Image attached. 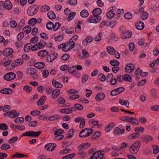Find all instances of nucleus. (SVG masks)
<instances>
[{
	"label": "nucleus",
	"mask_w": 159,
	"mask_h": 159,
	"mask_svg": "<svg viewBox=\"0 0 159 159\" xmlns=\"http://www.w3.org/2000/svg\"><path fill=\"white\" fill-rule=\"evenodd\" d=\"M102 12V10L100 8H97L93 10V14L96 16H100L99 15Z\"/></svg>",
	"instance_id": "nucleus-21"
},
{
	"label": "nucleus",
	"mask_w": 159,
	"mask_h": 159,
	"mask_svg": "<svg viewBox=\"0 0 159 159\" xmlns=\"http://www.w3.org/2000/svg\"><path fill=\"white\" fill-rule=\"evenodd\" d=\"M92 129L86 128L81 130L79 133L81 138L85 137L90 136L93 132Z\"/></svg>",
	"instance_id": "nucleus-2"
},
{
	"label": "nucleus",
	"mask_w": 159,
	"mask_h": 159,
	"mask_svg": "<svg viewBox=\"0 0 159 159\" xmlns=\"http://www.w3.org/2000/svg\"><path fill=\"white\" fill-rule=\"evenodd\" d=\"M71 110L70 108H65L61 109L60 111V112L62 113L69 114L71 113Z\"/></svg>",
	"instance_id": "nucleus-40"
},
{
	"label": "nucleus",
	"mask_w": 159,
	"mask_h": 159,
	"mask_svg": "<svg viewBox=\"0 0 159 159\" xmlns=\"http://www.w3.org/2000/svg\"><path fill=\"white\" fill-rule=\"evenodd\" d=\"M10 148V146L7 143L3 144L0 147V148L3 150H6L9 149Z\"/></svg>",
	"instance_id": "nucleus-42"
},
{
	"label": "nucleus",
	"mask_w": 159,
	"mask_h": 159,
	"mask_svg": "<svg viewBox=\"0 0 159 159\" xmlns=\"http://www.w3.org/2000/svg\"><path fill=\"white\" fill-rule=\"evenodd\" d=\"M23 60L21 59H18L14 61L11 64L12 67H15L21 65L23 63Z\"/></svg>",
	"instance_id": "nucleus-11"
},
{
	"label": "nucleus",
	"mask_w": 159,
	"mask_h": 159,
	"mask_svg": "<svg viewBox=\"0 0 159 159\" xmlns=\"http://www.w3.org/2000/svg\"><path fill=\"white\" fill-rule=\"evenodd\" d=\"M113 124V123L110 124L106 126L105 128V131L107 132L110 131L112 129L113 126L111 125H112Z\"/></svg>",
	"instance_id": "nucleus-61"
},
{
	"label": "nucleus",
	"mask_w": 159,
	"mask_h": 159,
	"mask_svg": "<svg viewBox=\"0 0 159 159\" xmlns=\"http://www.w3.org/2000/svg\"><path fill=\"white\" fill-rule=\"evenodd\" d=\"M110 63L112 66H116L119 65L120 62L118 61L115 60H112L110 61Z\"/></svg>",
	"instance_id": "nucleus-46"
},
{
	"label": "nucleus",
	"mask_w": 159,
	"mask_h": 159,
	"mask_svg": "<svg viewBox=\"0 0 159 159\" xmlns=\"http://www.w3.org/2000/svg\"><path fill=\"white\" fill-rule=\"evenodd\" d=\"M74 107L75 108L79 110H82L83 108V106L79 103L74 105Z\"/></svg>",
	"instance_id": "nucleus-56"
},
{
	"label": "nucleus",
	"mask_w": 159,
	"mask_h": 159,
	"mask_svg": "<svg viewBox=\"0 0 159 159\" xmlns=\"http://www.w3.org/2000/svg\"><path fill=\"white\" fill-rule=\"evenodd\" d=\"M124 80L130 82H132V80L130 76L128 74L125 75L123 76Z\"/></svg>",
	"instance_id": "nucleus-45"
},
{
	"label": "nucleus",
	"mask_w": 159,
	"mask_h": 159,
	"mask_svg": "<svg viewBox=\"0 0 159 159\" xmlns=\"http://www.w3.org/2000/svg\"><path fill=\"white\" fill-rule=\"evenodd\" d=\"M42 131H27L25 133L22 134V135L25 136H29L33 137H38L41 134Z\"/></svg>",
	"instance_id": "nucleus-3"
},
{
	"label": "nucleus",
	"mask_w": 159,
	"mask_h": 159,
	"mask_svg": "<svg viewBox=\"0 0 159 159\" xmlns=\"http://www.w3.org/2000/svg\"><path fill=\"white\" fill-rule=\"evenodd\" d=\"M12 7V3L8 0H6L5 2L4 8L7 10H10Z\"/></svg>",
	"instance_id": "nucleus-24"
},
{
	"label": "nucleus",
	"mask_w": 159,
	"mask_h": 159,
	"mask_svg": "<svg viewBox=\"0 0 159 159\" xmlns=\"http://www.w3.org/2000/svg\"><path fill=\"white\" fill-rule=\"evenodd\" d=\"M107 52L111 55H114L115 52H116L115 49L113 47L108 46L107 48Z\"/></svg>",
	"instance_id": "nucleus-31"
},
{
	"label": "nucleus",
	"mask_w": 159,
	"mask_h": 159,
	"mask_svg": "<svg viewBox=\"0 0 159 159\" xmlns=\"http://www.w3.org/2000/svg\"><path fill=\"white\" fill-rule=\"evenodd\" d=\"M61 26V24L59 22H56L55 25H54L53 30L54 31H57L58 30Z\"/></svg>",
	"instance_id": "nucleus-52"
},
{
	"label": "nucleus",
	"mask_w": 159,
	"mask_h": 159,
	"mask_svg": "<svg viewBox=\"0 0 159 159\" xmlns=\"http://www.w3.org/2000/svg\"><path fill=\"white\" fill-rule=\"evenodd\" d=\"M27 155H24L20 153L16 152L15 154L12 156V158H22L25 157H27Z\"/></svg>",
	"instance_id": "nucleus-32"
},
{
	"label": "nucleus",
	"mask_w": 159,
	"mask_h": 159,
	"mask_svg": "<svg viewBox=\"0 0 159 159\" xmlns=\"http://www.w3.org/2000/svg\"><path fill=\"white\" fill-rule=\"evenodd\" d=\"M125 129H120L119 127H116L114 130V132L116 134H121L124 133Z\"/></svg>",
	"instance_id": "nucleus-28"
},
{
	"label": "nucleus",
	"mask_w": 159,
	"mask_h": 159,
	"mask_svg": "<svg viewBox=\"0 0 159 159\" xmlns=\"http://www.w3.org/2000/svg\"><path fill=\"white\" fill-rule=\"evenodd\" d=\"M66 45H68V47L71 49L74 47L75 43L74 41H71V39H70L69 42L66 43Z\"/></svg>",
	"instance_id": "nucleus-36"
},
{
	"label": "nucleus",
	"mask_w": 159,
	"mask_h": 159,
	"mask_svg": "<svg viewBox=\"0 0 159 159\" xmlns=\"http://www.w3.org/2000/svg\"><path fill=\"white\" fill-rule=\"evenodd\" d=\"M57 53H54L51 54L47 57V62L50 63L52 61L56 59L57 57Z\"/></svg>",
	"instance_id": "nucleus-9"
},
{
	"label": "nucleus",
	"mask_w": 159,
	"mask_h": 159,
	"mask_svg": "<svg viewBox=\"0 0 159 159\" xmlns=\"http://www.w3.org/2000/svg\"><path fill=\"white\" fill-rule=\"evenodd\" d=\"M62 116L59 115H55L50 116L48 118V120L50 121H54L61 119Z\"/></svg>",
	"instance_id": "nucleus-17"
},
{
	"label": "nucleus",
	"mask_w": 159,
	"mask_h": 159,
	"mask_svg": "<svg viewBox=\"0 0 159 159\" xmlns=\"http://www.w3.org/2000/svg\"><path fill=\"white\" fill-rule=\"evenodd\" d=\"M91 145L89 143H86L80 144L78 147V150H83L84 149L88 148Z\"/></svg>",
	"instance_id": "nucleus-10"
},
{
	"label": "nucleus",
	"mask_w": 159,
	"mask_h": 159,
	"mask_svg": "<svg viewBox=\"0 0 159 159\" xmlns=\"http://www.w3.org/2000/svg\"><path fill=\"white\" fill-rule=\"evenodd\" d=\"M134 67L133 65L131 64H128L126 65L125 67V71L128 73H131L134 70Z\"/></svg>",
	"instance_id": "nucleus-12"
},
{
	"label": "nucleus",
	"mask_w": 159,
	"mask_h": 159,
	"mask_svg": "<svg viewBox=\"0 0 159 159\" xmlns=\"http://www.w3.org/2000/svg\"><path fill=\"white\" fill-rule=\"evenodd\" d=\"M45 149L48 151H52L53 150V148H52V143H47L45 145Z\"/></svg>",
	"instance_id": "nucleus-34"
},
{
	"label": "nucleus",
	"mask_w": 159,
	"mask_h": 159,
	"mask_svg": "<svg viewBox=\"0 0 159 159\" xmlns=\"http://www.w3.org/2000/svg\"><path fill=\"white\" fill-rule=\"evenodd\" d=\"M18 139V137L17 136L14 137L9 140L8 143L10 144L14 143Z\"/></svg>",
	"instance_id": "nucleus-57"
},
{
	"label": "nucleus",
	"mask_w": 159,
	"mask_h": 159,
	"mask_svg": "<svg viewBox=\"0 0 159 159\" xmlns=\"http://www.w3.org/2000/svg\"><path fill=\"white\" fill-rule=\"evenodd\" d=\"M129 122L134 125H138L139 124L137 119L134 117H130L129 121Z\"/></svg>",
	"instance_id": "nucleus-33"
},
{
	"label": "nucleus",
	"mask_w": 159,
	"mask_h": 159,
	"mask_svg": "<svg viewBox=\"0 0 159 159\" xmlns=\"http://www.w3.org/2000/svg\"><path fill=\"white\" fill-rule=\"evenodd\" d=\"M52 85L56 88H61L63 86L62 84L56 80H53L52 82Z\"/></svg>",
	"instance_id": "nucleus-25"
},
{
	"label": "nucleus",
	"mask_w": 159,
	"mask_h": 159,
	"mask_svg": "<svg viewBox=\"0 0 159 159\" xmlns=\"http://www.w3.org/2000/svg\"><path fill=\"white\" fill-rule=\"evenodd\" d=\"M39 49L43 48L46 45L45 42L43 40L40 41L38 43L36 44Z\"/></svg>",
	"instance_id": "nucleus-37"
},
{
	"label": "nucleus",
	"mask_w": 159,
	"mask_h": 159,
	"mask_svg": "<svg viewBox=\"0 0 159 159\" xmlns=\"http://www.w3.org/2000/svg\"><path fill=\"white\" fill-rule=\"evenodd\" d=\"M54 24L51 21L48 22L46 24V26L48 30H51L53 29Z\"/></svg>",
	"instance_id": "nucleus-43"
},
{
	"label": "nucleus",
	"mask_w": 159,
	"mask_h": 159,
	"mask_svg": "<svg viewBox=\"0 0 159 159\" xmlns=\"http://www.w3.org/2000/svg\"><path fill=\"white\" fill-rule=\"evenodd\" d=\"M70 57V55L68 54H65L61 57V59L64 61H66Z\"/></svg>",
	"instance_id": "nucleus-62"
},
{
	"label": "nucleus",
	"mask_w": 159,
	"mask_h": 159,
	"mask_svg": "<svg viewBox=\"0 0 159 159\" xmlns=\"http://www.w3.org/2000/svg\"><path fill=\"white\" fill-rule=\"evenodd\" d=\"M76 70V69L75 67L72 66L70 67L68 69V72L70 73L73 74L74 73Z\"/></svg>",
	"instance_id": "nucleus-63"
},
{
	"label": "nucleus",
	"mask_w": 159,
	"mask_h": 159,
	"mask_svg": "<svg viewBox=\"0 0 159 159\" xmlns=\"http://www.w3.org/2000/svg\"><path fill=\"white\" fill-rule=\"evenodd\" d=\"M75 155V153H73L62 157V159H70L74 157Z\"/></svg>",
	"instance_id": "nucleus-53"
},
{
	"label": "nucleus",
	"mask_w": 159,
	"mask_h": 159,
	"mask_svg": "<svg viewBox=\"0 0 159 159\" xmlns=\"http://www.w3.org/2000/svg\"><path fill=\"white\" fill-rule=\"evenodd\" d=\"M124 17L126 19H130L132 18V15L130 12H127L125 14Z\"/></svg>",
	"instance_id": "nucleus-59"
},
{
	"label": "nucleus",
	"mask_w": 159,
	"mask_h": 159,
	"mask_svg": "<svg viewBox=\"0 0 159 159\" xmlns=\"http://www.w3.org/2000/svg\"><path fill=\"white\" fill-rule=\"evenodd\" d=\"M48 52L45 50L40 51L38 53V56L40 57H46L48 55Z\"/></svg>",
	"instance_id": "nucleus-27"
},
{
	"label": "nucleus",
	"mask_w": 159,
	"mask_h": 159,
	"mask_svg": "<svg viewBox=\"0 0 159 159\" xmlns=\"http://www.w3.org/2000/svg\"><path fill=\"white\" fill-rule=\"evenodd\" d=\"M50 9V7L48 5H45L42 7L40 9L41 12L47 11Z\"/></svg>",
	"instance_id": "nucleus-47"
},
{
	"label": "nucleus",
	"mask_w": 159,
	"mask_h": 159,
	"mask_svg": "<svg viewBox=\"0 0 159 159\" xmlns=\"http://www.w3.org/2000/svg\"><path fill=\"white\" fill-rule=\"evenodd\" d=\"M104 156V154L102 153V151H98L93 153L90 159H102Z\"/></svg>",
	"instance_id": "nucleus-5"
},
{
	"label": "nucleus",
	"mask_w": 159,
	"mask_h": 159,
	"mask_svg": "<svg viewBox=\"0 0 159 159\" xmlns=\"http://www.w3.org/2000/svg\"><path fill=\"white\" fill-rule=\"evenodd\" d=\"M80 14L81 16L83 18L86 17L89 15V13L88 11L85 9L82 11L80 12Z\"/></svg>",
	"instance_id": "nucleus-38"
},
{
	"label": "nucleus",
	"mask_w": 159,
	"mask_h": 159,
	"mask_svg": "<svg viewBox=\"0 0 159 159\" xmlns=\"http://www.w3.org/2000/svg\"><path fill=\"white\" fill-rule=\"evenodd\" d=\"M76 14L75 12H72L70 13L69 14L68 18V20L70 21L74 17Z\"/></svg>",
	"instance_id": "nucleus-58"
},
{
	"label": "nucleus",
	"mask_w": 159,
	"mask_h": 159,
	"mask_svg": "<svg viewBox=\"0 0 159 159\" xmlns=\"http://www.w3.org/2000/svg\"><path fill=\"white\" fill-rule=\"evenodd\" d=\"M148 13L146 12H144L141 16V18L142 20H146L148 18Z\"/></svg>",
	"instance_id": "nucleus-60"
},
{
	"label": "nucleus",
	"mask_w": 159,
	"mask_h": 159,
	"mask_svg": "<svg viewBox=\"0 0 159 159\" xmlns=\"http://www.w3.org/2000/svg\"><path fill=\"white\" fill-rule=\"evenodd\" d=\"M37 71V69L35 68H29L26 70V73L28 74L31 75H36Z\"/></svg>",
	"instance_id": "nucleus-13"
},
{
	"label": "nucleus",
	"mask_w": 159,
	"mask_h": 159,
	"mask_svg": "<svg viewBox=\"0 0 159 159\" xmlns=\"http://www.w3.org/2000/svg\"><path fill=\"white\" fill-rule=\"evenodd\" d=\"M74 130L73 129H70L68 132L66 138L67 139H70L74 135Z\"/></svg>",
	"instance_id": "nucleus-35"
},
{
	"label": "nucleus",
	"mask_w": 159,
	"mask_h": 159,
	"mask_svg": "<svg viewBox=\"0 0 159 159\" xmlns=\"http://www.w3.org/2000/svg\"><path fill=\"white\" fill-rule=\"evenodd\" d=\"M135 26L136 29L139 30H143L144 27V24L142 21L137 23L135 24Z\"/></svg>",
	"instance_id": "nucleus-20"
},
{
	"label": "nucleus",
	"mask_w": 159,
	"mask_h": 159,
	"mask_svg": "<svg viewBox=\"0 0 159 159\" xmlns=\"http://www.w3.org/2000/svg\"><path fill=\"white\" fill-rule=\"evenodd\" d=\"M36 19L34 18H33L30 19L28 22V24L33 26H34L36 23Z\"/></svg>",
	"instance_id": "nucleus-41"
},
{
	"label": "nucleus",
	"mask_w": 159,
	"mask_h": 159,
	"mask_svg": "<svg viewBox=\"0 0 159 159\" xmlns=\"http://www.w3.org/2000/svg\"><path fill=\"white\" fill-rule=\"evenodd\" d=\"M119 103L121 105H125L128 108L129 107V102L128 100H125L123 99H119Z\"/></svg>",
	"instance_id": "nucleus-26"
},
{
	"label": "nucleus",
	"mask_w": 159,
	"mask_h": 159,
	"mask_svg": "<svg viewBox=\"0 0 159 159\" xmlns=\"http://www.w3.org/2000/svg\"><path fill=\"white\" fill-rule=\"evenodd\" d=\"M8 129L7 125L4 123L0 124V130H5Z\"/></svg>",
	"instance_id": "nucleus-51"
},
{
	"label": "nucleus",
	"mask_w": 159,
	"mask_h": 159,
	"mask_svg": "<svg viewBox=\"0 0 159 159\" xmlns=\"http://www.w3.org/2000/svg\"><path fill=\"white\" fill-rule=\"evenodd\" d=\"M47 16L48 17L51 19H54L56 17L55 13L52 11L48 12Z\"/></svg>",
	"instance_id": "nucleus-30"
},
{
	"label": "nucleus",
	"mask_w": 159,
	"mask_h": 159,
	"mask_svg": "<svg viewBox=\"0 0 159 159\" xmlns=\"http://www.w3.org/2000/svg\"><path fill=\"white\" fill-rule=\"evenodd\" d=\"M39 9V7L36 5H33L29 7L27 10L28 14L30 16H32L35 14Z\"/></svg>",
	"instance_id": "nucleus-4"
},
{
	"label": "nucleus",
	"mask_w": 159,
	"mask_h": 159,
	"mask_svg": "<svg viewBox=\"0 0 159 159\" xmlns=\"http://www.w3.org/2000/svg\"><path fill=\"white\" fill-rule=\"evenodd\" d=\"M101 134V133L99 131H96L92 136V139H96L99 137Z\"/></svg>",
	"instance_id": "nucleus-50"
},
{
	"label": "nucleus",
	"mask_w": 159,
	"mask_h": 159,
	"mask_svg": "<svg viewBox=\"0 0 159 159\" xmlns=\"http://www.w3.org/2000/svg\"><path fill=\"white\" fill-rule=\"evenodd\" d=\"M141 145L139 141H136L132 143L129 148V151L133 154H137L139 151Z\"/></svg>",
	"instance_id": "nucleus-1"
},
{
	"label": "nucleus",
	"mask_w": 159,
	"mask_h": 159,
	"mask_svg": "<svg viewBox=\"0 0 159 159\" xmlns=\"http://www.w3.org/2000/svg\"><path fill=\"white\" fill-rule=\"evenodd\" d=\"M16 74L13 72H10L5 75L4 79L6 80L10 81L15 79L16 77Z\"/></svg>",
	"instance_id": "nucleus-6"
},
{
	"label": "nucleus",
	"mask_w": 159,
	"mask_h": 159,
	"mask_svg": "<svg viewBox=\"0 0 159 159\" xmlns=\"http://www.w3.org/2000/svg\"><path fill=\"white\" fill-rule=\"evenodd\" d=\"M45 64L44 62H36L34 63V66L39 69H41L44 67Z\"/></svg>",
	"instance_id": "nucleus-23"
},
{
	"label": "nucleus",
	"mask_w": 159,
	"mask_h": 159,
	"mask_svg": "<svg viewBox=\"0 0 159 159\" xmlns=\"http://www.w3.org/2000/svg\"><path fill=\"white\" fill-rule=\"evenodd\" d=\"M115 15L114 12L111 10H110L108 11L107 15V17L109 18H111L114 17Z\"/></svg>",
	"instance_id": "nucleus-54"
},
{
	"label": "nucleus",
	"mask_w": 159,
	"mask_h": 159,
	"mask_svg": "<svg viewBox=\"0 0 159 159\" xmlns=\"http://www.w3.org/2000/svg\"><path fill=\"white\" fill-rule=\"evenodd\" d=\"M24 119L22 117L16 118L14 120L15 122L18 124H21L24 122Z\"/></svg>",
	"instance_id": "nucleus-39"
},
{
	"label": "nucleus",
	"mask_w": 159,
	"mask_h": 159,
	"mask_svg": "<svg viewBox=\"0 0 159 159\" xmlns=\"http://www.w3.org/2000/svg\"><path fill=\"white\" fill-rule=\"evenodd\" d=\"M60 93V90L59 89H56L52 92V98L55 99L58 97Z\"/></svg>",
	"instance_id": "nucleus-14"
},
{
	"label": "nucleus",
	"mask_w": 159,
	"mask_h": 159,
	"mask_svg": "<svg viewBox=\"0 0 159 159\" xmlns=\"http://www.w3.org/2000/svg\"><path fill=\"white\" fill-rule=\"evenodd\" d=\"M99 80L102 82L104 81L106 78V76L103 74H101L98 75Z\"/></svg>",
	"instance_id": "nucleus-55"
},
{
	"label": "nucleus",
	"mask_w": 159,
	"mask_h": 159,
	"mask_svg": "<svg viewBox=\"0 0 159 159\" xmlns=\"http://www.w3.org/2000/svg\"><path fill=\"white\" fill-rule=\"evenodd\" d=\"M141 140L146 143H148L153 139V138L148 135H143L141 136Z\"/></svg>",
	"instance_id": "nucleus-8"
},
{
	"label": "nucleus",
	"mask_w": 159,
	"mask_h": 159,
	"mask_svg": "<svg viewBox=\"0 0 159 159\" xmlns=\"http://www.w3.org/2000/svg\"><path fill=\"white\" fill-rule=\"evenodd\" d=\"M105 97V94L102 93H98L95 97V99L98 101H100L103 99Z\"/></svg>",
	"instance_id": "nucleus-15"
},
{
	"label": "nucleus",
	"mask_w": 159,
	"mask_h": 159,
	"mask_svg": "<svg viewBox=\"0 0 159 159\" xmlns=\"http://www.w3.org/2000/svg\"><path fill=\"white\" fill-rule=\"evenodd\" d=\"M101 19V16H96L93 15V16L90 17L89 19V21L90 23H97L99 22Z\"/></svg>",
	"instance_id": "nucleus-7"
},
{
	"label": "nucleus",
	"mask_w": 159,
	"mask_h": 159,
	"mask_svg": "<svg viewBox=\"0 0 159 159\" xmlns=\"http://www.w3.org/2000/svg\"><path fill=\"white\" fill-rule=\"evenodd\" d=\"M40 113L41 112L39 110L32 111L30 112V114L34 116L39 115Z\"/></svg>",
	"instance_id": "nucleus-64"
},
{
	"label": "nucleus",
	"mask_w": 159,
	"mask_h": 159,
	"mask_svg": "<svg viewBox=\"0 0 159 159\" xmlns=\"http://www.w3.org/2000/svg\"><path fill=\"white\" fill-rule=\"evenodd\" d=\"M13 52V50L11 48H7L4 50L3 54L4 56H7L11 55Z\"/></svg>",
	"instance_id": "nucleus-18"
},
{
	"label": "nucleus",
	"mask_w": 159,
	"mask_h": 159,
	"mask_svg": "<svg viewBox=\"0 0 159 159\" xmlns=\"http://www.w3.org/2000/svg\"><path fill=\"white\" fill-rule=\"evenodd\" d=\"M138 44L142 47L143 48H144L148 44L147 43L145 42L144 39H140L138 42Z\"/></svg>",
	"instance_id": "nucleus-29"
},
{
	"label": "nucleus",
	"mask_w": 159,
	"mask_h": 159,
	"mask_svg": "<svg viewBox=\"0 0 159 159\" xmlns=\"http://www.w3.org/2000/svg\"><path fill=\"white\" fill-rule=\"evenodd\" d=\"M12 92V90L10 88H4L0 91L1 93L5 94H10Z\"/></svg>",
	"instance_id": "nucleus-19"
},
{
	"label": "nucleus",
	"mask_w": 159,
	"mask_h": 159,
	"mask_svg": "<svg viewBox=\"0 0 159 159\" xmlns=\"http://www.w3.org/2000/svg\"><path fill=\"white\" fill-rule=\"evenodd\" d=\"M140 135V134L139 133L135 132L130 134L128 136V138L129 139H134L138 138Z\"/></svg>",
	"instance_id": "nucleus-22"
},
{
	"label": "nucleus",
	"mask_w": 159,
	"mask_h": 159,
	"mask_svg": "<svg viewBox=\"0 0 159 159\" xmlns=\"http://www.w3.org/2000/svg\"><path fill=\"white\" fill-rule=\"evenodd\" d=\"M46 97L45 95L42 96L37 102V105L40 106L43 105L46 101Z\"/></svg>",
	"instance_id": "nucleus-16"
},
{
	"label": "nucleus",
	"mask_w": 159,
	"mask_h": 159,
	"mask_svg": "<svg viewBox=\"0 0 159 159\" xmlns=\"http://www.w3.org/2000/svg\"><path fill=\"white\" fill-rule=\"evenodd\" d=\"M23 89H24L27 93H30L32 91V88L29 86L26 85L24 87Z\"/></svg>",
	"instance_id": "nucleus-48"
},
{
	"label": "nucleus",
	"mask_w": 159,
	"mask_h": 159,
	"mask_svg": "<svg viewBox=\"0 0 159 159\" xmlns=\"http://www.w3.org/2000/svg\"><path fill=\"white\" fill-rule=\"evenodd\" d=\"M23 29L25 30L24 32V33L25 32L26 33V34H28L30 32L31 30V28L29 26H26L23 28Z\"/></svg>",
	"instance_id": "nucleus-49"
},
{
	"label": "nucleus",
	"mask_w": 159,
	"mask_h": 159,
	"mask_svg": "<svg viewBox=\"0 0 159 159\" xmlns=\"http://www.w3.org/2000/svg\"><path fill=\"white\" fill-rule=\"evenodd\" d=\"M31 45L30 43H27L24 46V51L26 52H29L31 49Z\"/></svg>",
	"instance_id": "nucleus-44"
}]
</instances>
